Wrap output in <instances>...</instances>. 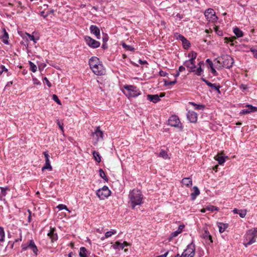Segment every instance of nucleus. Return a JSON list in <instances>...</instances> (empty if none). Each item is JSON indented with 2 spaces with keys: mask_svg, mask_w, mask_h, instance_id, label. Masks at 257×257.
<instances>
[{
  "mask_svg": "<svg viewBox=\"0 0 257 257\" xmlns=\"http://www.w3.org/2000/svg\"><path fill=\"white\" fill-rule=\"evenodd\" d=\"M89 64L93 73L97 75L104 74L105 70L99 59L96 57H92L89 61Z\"/></svg>",
  "mask_w": 257,
  "mask_h": 257,
  "instance_id": "obj_1",
  "label": "nucleus"
},
{
  "mask_svg": "<svg viewBox=\"0 0 257 257\" xmlns=\"http://www.w3.org/2000/svg\"><path fill=\"white\" fill-rule=\"evenodd\" d=\"M129 198L133 209L143 203V195L140 190L134 189L130 192Z\"/></svg>",
  "mask_w": 257,
  "mask_h": 257,
  "instance_id": "obj_2",
  "label": "nucleus"
},
{
  "mask_svg": "<svg viewBox=\"0 0 257 257\" xmlns=\"http://www.w3.org/2000/svg\"><path fill=\"white\" fill-rule=\"evenodd\" d=\"M257 237V228L248 230L245 235L243 244L245 247L252 244L255 242Z\"/></svg>",
  "mask_w": 257,
  "mask_h": 257,
  "instance_id": "obj_3",
  "label": "nucleus"
},
{
  "mask_svg": "<svg viewBox=\"0 0 257 257\" xmlns=\"http://www.w3.org/2000/svg\"><path fill=\"white\" fill-rule=\"evenodd\" d=\"M195 254V246L193 243L188 244L181 255L177 254L175 257H194Z\"/></svg>",
  "mask_w": 257,
  "mask_h": 257,
  "instance_id": "obj_4",
  "label": "nucleus"
},
{
  "mask_svg": "<svg viewBox=\"0 0 257 257\" xmlns=\"http://www.w3.org/2000/svg\"><path fill=\"white\" fill-rule=\"evenodd\" d=\"M218 62L222 64V66L226 68H230L232 67L234 60L229 55H225L221 56Z\"/></svg>",
  "mask_w": 257,
  "mask_h": 257,
  "instance_id": "obj_5",
  "label": "nucleus"
},
{
  "mask_svg": "<svg viewBox=\"0 0 257 257\" xmlns=\"http://www.w3.org/2000/svg\"><path fill=\"white\" fill-rule=\"evenodd\" d=\"M124 89L126 91L125 94L128 97H136L140 94L139 89L134 85H125Z\"/></svg>",
  "mask_w": 257,
  "mask_h": 257,
  "instance_id": "obj_6",
  "label": "nucleus"
},
{
  "mask_svg": "<svg viewBox=\"0 0 257 257\" xmlns=\"http://www.w3.org/2000/svg\"><path fill=\"white\" fill-rule=\"evenodd\" d=\"M204 15L207 20L210 23H214L218 20V17L212 9L210 8L206 10L204 12Z\"/></svg>",
  "mask_w": 257,
  "mask_h": 257,
  "instance_id": "obj_7",
  "label": "nucleus"
},
{
  "mask_svg": "<svg viewBox=\"0 0 257 257\" xmlns=\"http://www.w3.org/2000/svg\"><path fill=\"white\" fill-rule=\"evenodd\" d=\"M110 191L108 187L104 186L101 189H98L96 192V195L101 200H104L110 195Z\"/></svg>",
  "mask_w": 257,
  "mask_h": 257,
  "instance_id": "obj_8",
  "label": "nucleus"
},
{
  "mask_svg": "<svg viewBox=\"0 0 257 257\" xmlns=\"http://www.w3.org/2000/svg\"><path fill=\"white\" fill-rule=\"evenodd\" d=\"M168 124L172 126L179 128L182 127L181 123L178 117L176 115H172L168 119Z\"/></svg>",
  "mask_w": 257,
  "mask_h": 257,
  "instance_id": "obj_9",
  "label": "nucleus"
},
{
  "mask_svg": "<svg viewBox=\"0 0 257 257\" xmlns=\"http://www.w3.org/2000/svg\"><path fill=\"white\" fill-rule=\"evenodd\" d=\"M84 40L86 44L90 47L93 48H97L100 46V43L92 39L89 36H86L84 37Z\"/></svg>",
  "mask_w": 257,
  "mask_h": 257,
  "instance_id": "obj_10",
  "label": "nucleus"
},
{
  "mask_svg": "<svg viewBox=\"0 0 257 257\" xmlns=\"http://www.w3.org/2000/svg\"><path fill=\"white\" fill-rule=\"evenodd\" d=\"M184 65L187 68L189 72H195L196 71V66L195 61L188 60L184 62Z\"/></svg>",
  "mask_w": 257,
  "mask_h": 257,
  "instance_id": "obj_11",
  "label": "nucleus"
},
{
  "mask_svg": "<svg viewBox=\"0 0 257 257\" xmlns=\"http://www.w3.org/2000/svg\"><path fill=\"white\" fill-rule=\"evenodd\" d=\"M44 155L45 158V165L42 167V170L43 171L45 170H49V171H52V167L50 164V161L49 160V155L47 153V152H44Z\"/></svg>",
  "mask_w": 257,
  "mask_h": 257,
  "instance_id": "obj_12",
  "label": "nucleus"
},
{
  "mask_svg": "<svg viewBox=\"0 0 257 257\" xmlns=\"http://www.w3.org/2000/svg\"><path fill=\"white\" fill-rule=\"evenodd\" d=\"M165 96L164 93H161L160 95L158 94L152 95L148 94L147 95V99L150 101H152L155 103L159 102L160 100V97H162Z\"/></svg>",
  "mask_w": 257,
  "mask_h": 257,
  "instance_id": "obj_13",
  "label": "nucleus"
},
{
  "mask_svg": "<svg viewBox=\"0 0 257 257\" xmlns=\"http://www.w3.org/2000/svg\"><path fill=\"white\" fill-rule=\"evenodd\" d=\"M188 119L191 122H196L197 120V114L193 111H189L187 114Z\"/></svg>",
  "mask_w": 257,
  "mask_h": 257,
  "instance_id": "obj_14",
  "label": "nucleus"
},
{
  "mask_svg": "<svg viewBox=\"0 0 257 257\" xmlns=\"http://www.w3.org/2000/svg\"><path fill=\"white\" fill-rule=\"evenodd\" d=\"M246 107H247V108L242 110L240 112V114H245L252 112L257 111L256 107L253 106L251 105H247Z\"/></svg>",
  "mask_w": 257,
  "mask_h": 257,
  "instance_id": "obj_15",
  "label": "nucleus"
},
{
  "mask_svg": "<svg viewBox=\"0 0 257 257\" xmlns=\"http://www.w3.org/2000/svg\"><path fill=\"white\" fill-rule=\"evenodd\" d=\"M90 30L91 33L94 34L97 39H99L100 38V30L96 26L91 25L90 27Z\"/></svg>",
  "mask_w": 257,
  "mask_h": 257,
  "instance_id": "obj_16",
  "label": "nucleus"
},
{
  "mask_svg": "<svg viewBox=\"0 0 257 257\" xmlns=\"http://www.w3.org/2000/svg\"><path fill=\"white\" fill-rule=\"evenodd\" d=\"M93 135H95L96 137L97 141H99L100 140H102L103 133V132L100 130V126H97L94 132L92 133Z\"/></svg>",
  "mask_w": 257,
  "mask_h": 257,
  "instance_id": "obj_17",
  "label": "nucleus"
},
{
  "mask_svg": "<svg viewBox=\"0 0 257 257\" xmlns=\"http://www.w3.org/2000/svg\"><path fill=\"white\" fill-rule=\"evenodd\" d=\"M55 232V229L54 228L51 227L50 231L48 233V236L50 237L52 242L56 240L58 238L57 234Z\"/></svg>",
  "mask_w": 257,
  "mask_h": 257,
  "instance_id": "obj_18",
  "label": "nucleus"
},
{
  "mask_svg": "<svg viewBox=\"0 0 257 257\" xmlns=\"http://www.w3.org/2000/svg\"><path fill=\"white\" fill-rule=\"evenodd\" d=\"M227 157L222 156V154L218 153L214 157V159L216 160L220 165L223 164L225 162V158Z\"/></svg>",
  "mask_w": 257,
  "mask_h": 257,
  "instance_id": "obj_19",
  "label": "nucleus"
},
{
  "mask_svg": "<svg viewBox=\"0 0 257 257\" xmlns=\"http://www.w3.org/2000/svg\"><path fill=\"white\" fill-rule=\"evenodd\" d=\"M183 186L190 187L192 185V181L190 178H184L181 181Z\"/></svg>",
  "mask_w": 257,
  "mask_h": 257,
  "instance_id": "obj_20",
  "label": "nucleus"
},
{
  "mask_svg": "<svg viewBox=\"0 0 257 257\" xmlns=\"http://www.w3.org/2000/svg\"><path fill=\"white\" fill-rule=\"evenodd\" d=\"M29 248H31L36 255L37 254L38 249L33 240H30Z\"/></svg>",
  "mask_w": 257,
  "mask_h": 257,
  "instance_id": "obj_21",
  "label": "nucleus"
},
{
  "mask_svg": "<svg viewBox=\"0 0 257 257\" xmlns=\"http://www.w3.org/2000/svg\"><path fill=\"white\" fill-rule=\"evenodd\" d=\"M194 192L191 194V197L192 200H194L196 199V197L200 194V191L197 187H193Z\"/></svg>",
  "mask_w": 257,
  "mask_h": 257,
  "instance_id": "obj_22",
  "label": "nucleus"
},
{
  "mask_svg": "<svg viewBox=\"0 0 257 257\" xmlns=\"http://www.w3.org/2000/svg\"><path fill=\"white\" fill-rule=\"evenodd\" d=\"M217 226L219 228V231L220 233L223 232L228 227V224L221 223V222H218L217 223Z\"/></svg>",
  "mask_w": 257,
  "mask_h": 257,
  "instance_id": "obj_23",
  "label": "nucleus"
},
{
  "mask_svg": "<svg viewBox=\"0 0 257 257\" xmlns=\"http://www.w3.org/2000/svg\"><path fill=\"white\" fill-rule=\"evenodd\" d=\"M88 251L84 247H81L79 250V256L80 257H87Z\"/></svg>",
  "mask_w": 257,
  "mask_h": 257,
  "instance_id": "obj_24",
  "label": "nucleus"
},
{
  "mask_svg": "<svg viewBox=\"0 0 257 257\" xmlns=\"http://www.w3.org/2000/svg\"><path fill=\"white\" fill-rule=\"evenodd\" d=\"M3 32H4V35L2 37V41L3 42L6 44H9V41H8V39H9V35H8V33L7 32L6 30L4 29H3Z\"/></svg>",
  "mask_w": 257,
  "mask_h": 257,
  "instance_id": "obj_25",
  "label": "nucleus"
},
{
  "mask_svg": "<svg viewBox=\"0 0 257 257\" xmlns=\"http://www.w3.org/2000/svg\"><path fill=\"white\" fill-rule=\"evenodd\" d=\"M92 154L95 160L98 163L100 162L101 157L99 155V153L95 151H94Z\"/></svg>",
  "mask_w": 257,
  "mask_h": 257,
  "instance_id": "obj_26",
  "label": "nucleus"
},
{
  "mask_svg": "<svg viewBox=\"0 0 257 257\" xmlns=\"http://www.w3.org/2000/svg\"><path fill=\"white\" fill-rule=\"evenodd\" d=\"M159 157H162L164 159H170V158L167 154V152L164 150H161V151L159 154Z\"/></svg>",
  "mask_w": 257,
  "mask_h": 257,
  "instance_id": "obj_27",
  "label": "nucleus"
},
{
  "mask_svg": "<svg viewBox=\"0 0 257 257\" xmlns=\"http://www.w3.org/2000/svg\"><path fill=\"white\" fill-rule=\"evenodd\" d=\"M189 103L190 104H191L192 105L195 106V108L196 109H198V110H203L204 107H205V106L203 105H201V104H196L194 102H189Z\"/></svg>",
  "mask_w": 257,
  "mask_h": 257,
  "instance_id": "obj_28",
  "label": "nucleus"
},
{
  "mask_svg": "<svg viewBox=\"0 0 257 257\" xmlns=\"http://www.w3.org/2000/svg\"><path fill=\"white\" fill-rule=\"evenodd\" d=\"M233 32L236 36L238 37H240L243 36L242 32L238 28H235L233 30Z\"/></svg>",
  "mask_w": 257,
  "mask_h": 257,
  "instance_id": "obj_29",
  "label": "nucleus"
},
{
  "mask_svg": "<svg viewBox=\"0 0 257 257\" xmlns=\"http://www.w3.org/2000/svg\"><path fill=\"white\" fill-rule=\"evenodd\" d=\"M197 54L196 52L192 51L191 53L188 54V57L190 58L189 60L192 61H195V60L197 57Z\"/></svg>",
  "mask_w": 257,
  "mask_h": 257,
  "instance_id": "obj_30",
  "label": "nucleus"
},
{
  "mask_svg": "<svg viewBox=\"0 0 257 257\" xmlns=\"http://www.w3.org/2000/svg\"><path fill=\"white\" fill-rule=\"evenodd\" d=\"M5 234L4 228L0 227V241L3 242L5 240Z\"/></svg>",
  "mask_w": 257,
  "mask_h": 257,
  "instance_id": "obj_31",
  "label": "nucleus"
},
{
  "mask_svg": "<svg viewBox=\"0 0 257 257\" xmlns=\"http://www.w3.org/2000/svg\"><path fill=\"white\" fill-rule=\"evenodd\" d=\"M182 42L183 47L185 49H188L190 47V43L186 38H185L183 40H182Z\"/></svg>",
  "mask_w": 257,
  "mask_h": 257,
  "instance_id": "obj_32",
  "label": "nucleus"
},
{
  "mask_svg": "<svg viewBox=\"0 0 257 257\" xmlns=\"http://www.w3.org/2000/svg\"><path fill=\"white\" fill-rule=\"evenodd\" d=\"M203 237L204 238L208 239L211 242H212L211 236L207 230H205Z\"/></svg>",
  "mask_w": 257,
  "mask_h": 257,
  "instance_id": "obj_33",
  "label": "nucleus"
},
{
  "mask_svg": "<svg viewBox=\"0 0 257 257\" xmlns=\"http://www.w3.org/2000/svg\"><path fill=\"white\" fill-rule=\"evenodd\" d=\"M99 173L100 177L101 178H102V179H103L104 180L107 181L108 179H107V177L106 176L104 172L102 170V169H100L99 170Z\"/></svg>",
  "mask_w": 257,
  "mask_h": 257,
  "instance_id": "obj_34",
  "label": "nucleus"
},
{
  "mask_svg": "<svg viewBox=\"0 0 257 257\" xmlns=\"http://www.w3.org/2000/svg\"><path fill=\"white\" fill-rule=\"evenodd\" d=\"M206 210L211 211H218L219 208L213 205H208L206 207Z\"/></svg>",
  "mask_w": 257,
  "mask_h": 257,
  "instance_id": "obj_35",
  "label": "nucleus"
},
{
  "mask_svg": "<svg viewBox=\"0 0 257 257\" xmlns=\"http://www.w3.org/2000/svg\"><path fill=\"white\" fill-rule=\"evenodd\" d=\"M116 233V231L115 230H112L111 231H107L105 234V237L108 238L111 236L113 234Z\"/></svg>",
  "mask_w": 257,
  "mask_h": 257,
  "instance_id": "obj_36",
  "label": "nucleus"
},
{
  "mask_svg": "<svg viewBox=\"0 0 257 257\" xmlns=\"http://www.w3.org/2000/svg\"><path fill=\"white\" fill-rule=\"evenodd\" d=\"M122 46L123 48H124V49H125L127 50H128V51H134V49H135L134 48H133L131 46L126 45L124 43H122Z\"/></svg>",
  "mask_w": 257,
  "mask_h": 257,
  "instance_id": "obj_37",
  "label": "nucleus"
},
{
  "mask_svg": "<svg viewBox=\"0 0 257 257\" xmlns=\"http://www.w3.org/2000/svg\"><path fill=\"white\" fill-rule=\"evenodd\" d=\"M29 64H30L31 70L33 72H35L37 69V67L36 65L35 64H34V63L32 62L31 61H29Z\"/></svg>",
  "mask_w": 257,
  "mask_h": 257,
  "instance_id": "obj_38",
  "label": "nucleus"
},
{
  "mask_svg": "<svg viewBox=\"0 0 257 257\" xmlns=\"http://www.w3.org/2000/svg\"><path fill=\"white\" fill-rule=\"evenodd\" d=\"M238 214L239 215L240 217L243 218L246 214V210H239Z\"/></svg>",
  "mask_w": 257,
  "mask_h": 257,
  "instance_id": "obj_39",
  "label": "nucleus"
},
{
  "mask_svg": "<svg viewBox=\"0 0 257 257\" xmlns=\"http://www.w3.org/2000/svg\"><path fill=\"white\" fill-rule=\"evenodd\" d=\"M174 36L175 37V38H176L177 39H178V40H180V41H182V40H183L185 38L183 36H182V35H180V34H179V33H175V34H174Z\"/></svg>",
  "mask_w": 257,
  "mask_h": 257,
  "instance_id": "obj_40",
  "label": "nucleus"
},
{
  "mask_svg": "<svg viewBox=\"0 0 257 257\" xmlns=\"http://www.w3.org/2000/svg\"><path fill=\"white\" fill-rule=\"evenodd\" d=\"M29 40L30 41H33L35 43H36L37 41L38 40V38H35L33 35H30L29 34H27Z\"/></svg>",
  "mask_w": 257,
  "mask_h": 257,
  "instance_id": "obj_41",
  "label": "nucleus"
},
{
  "mask_svg": "<svg viewBox=\"0 0 257 257\" xmlns=\"http://www.w3.org/2000/svg\"><path fill=\"white\" fill-rule=\"evenodd\" d=\"M176 83V80L174 81H169V80H165V85L166 86H170L175 84Z\"/></svg>",
  "mask_w": 257,
  "mask_h": 257,
  "instance_id": "obj_42",
  "label": "nucleus"
},
{
  "mask_svg": "<svg viewBox=\"0 0 257 257\" xmlns=\"http://www.w3.org/2000/svg\"><path fill=\"white\" fill-rule=\"evenodd\" d=\"M202 71L203 69H202L201 66H200L197 69L196 68V71L195 72V74L198 76H200Z\"/></svg>",
  "mask_w": 257,
  "mask_h": 257,
  "instance_id": "obj_43",
  "label": "nucleus"
},
{
  "mask_svg": "<svg viewBox=\"0 0 257 257\" xmlns=\"http://www.w3.org/2000/svg\"><path fill=\"white\" fill-rule=\"evenodd\" d=\"M213 29L218 35H219V36L222 35V34H223L222 32L221 31H220L218 30V27L217 26H214L213 27Z\"/></svg>",
  "mask_w": 257,
  "mask_h": 257,
  "instance_id": "obj_44",
  "label": "nucleus"
},
{
  "mask_svg": "<svg viewBox=\"0 0 257 257\" xmlns=\"http://www.w3.org/2000/svg\"><path fill=\"white\" fill-rule=\"evenodd\" d=\"M57 208L60 210H63V209H65L66 210L69 211V210L68 209L67 206L65 205H64V204H59V205H58L57 206Z\"/></svg>",
  "mask_w": 257,
  "mask_h": 257,
  "instance_id": "obj_45",
  "label": "nucleus"
},
{
  "mask_svg": "<svg viewBox=\"0 0 257 257\" xmlns=\"http://www.w3.org/2000/svg\"><path fill=\"white\" fill-rule=\"evenodd\" d=\"M53 100L56 102L58 104H61V101L59 99L58 96L55 95V94H53Z\"/></svg>",
  "mask_w": 257,
  "mask_h": 257,
  "instance_id": "obj_46",
  "label": "nucleus"
},
{
  "mask_svg": "<svg viewBox=\"0 0 257 257\" xmlns=\"http://www.w3.org/2000/svg\"><path fill=\"white\" fill-rule=\"evenodd\" d=\"M250 51L252 53L253 56L257 58V50H255L253 48H251Z\"/></svg>",
  "mask_w": 257,
  "mask_h": 257,
  "instance_id": "obj_47",
  "label": "nucleus"
},
{
  "mask_svg": "<svg viewBox=\"0 0 257 257\" xmlns=\"http://www.w3.org/2000/svg\"><path fill=\"white\" fill-rule=\"evenodd\" d=\"M180 233H181V231H176L172 233L171 237L173 238L177 236Z\"/></svg>",
  "mask_w": 257,
  "mask_h": 257,
  "instance_id": "obj_48",
  "label": "nucleus"
},
{
  "mask_svg": "<svg viewBox=\"0 0 257 257\" xmlns=\"http://www.w3.org/2000/svg\"><path fill=\"white\" fill-rule=\"evenodd\" d=\"M8 189V187H1V193L2 194L5 196L6 195V192Z\"/></svg>",
  "mask_w": 257,
  "mask_h": 257,
  "instance_id": "obj_49",
  "label": "nucleus"
},
{
  "mask_svg": "<svg viewBox=\"0 0 257 257\" xmlns=\"http://www.w3.org/2000/svg\"><path fill=\"white\" fill-rule=\"evenodd\" d=\"M44 82H45L46 83V84L47 85V86L49 87H50L51 86V83L49 82V80L47 79V77H44Z\"/></svg>",
  "mask_w": 257,
  "mask_h": 257,
  "instance_id": "obj_50",
  "label": "nucleus"
},
{
  "mask_svg": "<svg viewBox=\"0 0 257 257\" xmlns=\"http://www.w3.org/2000/svg\"><path fill=\"white\" fill-rule=\"evenodd\" d=\"M120 244V242L119 241H116L114 244H113L112 246L113 248L116 249L119 248V245Z\"/></svg>",
  "mask_w": 257,
  "mask_h": 257,
  "instance_id": "obj_51",
  "label": "nucleus"
},
{
  "mask_svg": "<svg viewBox=\"0 0 257 257\" xmlns=\"http://www.w3.org/2000/svg\"><path fill=\"white\" fill-rule=\"evenodd\" d=\"M211 69V72L213 74L214 76H217L218 75L217 72L215 70V69L214 68L213 66L212 67H210Z\"/></svg>",
  "mask_w": 257,
  "mask_h": 257,
  "instance_id": "obj_52",
  "label": "nucleus"
},
{
  "mask_svg": "<svg viewBox=\"0 0 257 257\" xmlns=\"http://www.w3.org/2000/svg\"><path fill=\"white\" fill-rule=\"evenodd\" d=\"M220 87L219 85L216 86L215 84H214V87H211V88L216 90L218 93H220V91L219 90Z\"/></svg>",
  "mask_w": 257,
  "mask_h": 257,
  "instance_id": "obj_53",
  "label": "nucleus"
},
{
  "mask_svg": "<svg viewBox=\"0 0 257 257\" xmlns=\"http://www.w3.org/2000/svg\"><path fill=\"white\" fill-rule=\"evenodd\" d=\"M22 248L23 250H25L29 248V244H23L22 245Z\"/></svg>",
  "mask_w": 257,
  "mask_h": 257,
  "instance_id": "obj_54",
  "label": "nucleus"
},
{
  "mask_svg": "<svg viewBox=\"0 0 257 257\" xmlns=\"http://www.w3.org/2000/svg\"><path fill=\"white\" fill-rule=\"evenodd\" d=\"M240 88L242 89L243 91H244L247 88V86L245 84H242L240 86Z\"/></svg>",
  "mask_w": 257,
  "mask_h": 257,
  "instance_id": "obj_55",
  "label": "nucleus"
},
{
  "mask_svg": "<svg viewBox=\"0 0 257 257\" xmlns=\"http://www.w3.org/2000/svg\"><path fill=\"white\" fill-rule=\"evenodd\" d=\"M159 74H160V76L165 77V76H166L167 75V73H166V72H165L164 71L161 70L159 72Z\"/></svg>",
  "mask_w": 257,
  "mask_h": 257,
  "instance_id": "obj_56",
  "label": "nucleus"
},
{
  "mask_svg": "<svg viewBox=\"0 0 257 257\" xmlns=\"http://www.w3.org/2000/svg\"><path fill=\"white\" fill-rule=\"evenodd\" d=\"M206 61L207 63H208L210 68L213 66V64L212 62L209 59H207Z\"/></svg>",
  "mask_w": 257,
  "mask_h": 257,
  "instance_id": "obj_57",
  "label": "nucleus"
},
{
  "mask_svg": "<svg viewBox=\"0 0 257 257\" xmlns=\"http://www.w3.org/2000/svg\"><path fill=\"white\" fill-rule=\"evenodd\" d=\"M57 124L58 125L60 128L63 131V123H61L59 120H57Z\"/></svg>",
  "mask_w": 257,
  "mask_h": 257,
  "instance_id": "obj_58",
  "label": "nucleus"
},
{
  "mask_svg": "<svg viewBox=\"0 0 257 257\" xmlns=\"http://www.w3.org/2000/svg\"><path fill=\"white\" fill-rule=\"evenodd\" d=\"M175 17L177 19H179V20H180L183 18V15L177 14L176 15Z\"/></svg>",
  "mask_w": 257,
  "mask_h": 257,
  "instance_id": "obj_59",
  "label": "nucleus"
},
{
  "mask_svg": "<svg viewBox=\"0 0 257 257\" xmlns=\"http://www.w3.org/2000/svg\"><path fill=\"white\" fill-rule=\"evenodd\" d=\"M185 70V68L183 66H181L179 68L178 71L179 72H182V71H184Z\"/></svg>",
  "mask_w": 257,
  "mask_h": 257,
  "instance_id": "obj_60",
  "label": "nucleus"
},
{
  "mask_svg": "<svg viewBox=\"0 0 257 257\" xmlns=\"http://www.w3.org/2000/svg\"><path fill=\"white\" fill-rule=\"evenodd\" d=\"M206 84L209 87H214V84L213 83H211V82H210L209 81H207V82H206Z\"/></svg>",
  "mask_w": 257,
  "mask_h": 257,
  "instance_id": "obj_61",
  "label": "nucleus"
},
{
  "mask_svg": "<svg viewBox=\"0 0 257 257\" xmlns=\"http://www.w3.org/2000/svg\"><path fill=\"white\" fill-rule=\"evenodd\" d=\"M238 211H239V210L237 209H236V208H234L233 210V212L234 214H238Z\"/></svg>",
  "mask_w": 257,
  "mask_h": 257,
  "instance_id": "obj_62",
  "label": "nucleus"
},
{
  "mask_svg": "<svg viewBox=\"0 0 257 257\" xmlns=\"http://www.w3.org/2000/svg\"><path fill=\"white\" fill-rule=\"evenodd\" d=\"M2 71L7 72L8 71V69L6 68H5V67L4 66H2Z\"/></svg>",
  "mask_w": 257,
  "mask_h": 257,
  "instance_id": "obj_63",
  "label": "nucleus"
},
{
  "mask_svg": "<svg viewBox=\"0 0 257 257\" xmlns=\"http://www.w3.org/2000/svg\"><path fill=\"white\" fill-rule=\"evenodd\" d=\"M124 248V245L122 243L120 242V244L119 245V248L123 249Z\"/></svg>",
  "mask_w": 257,
  "mask_h": 257,
  "instance_id": "obj_64",
  "label": "nucleus"
}]
</instances>
